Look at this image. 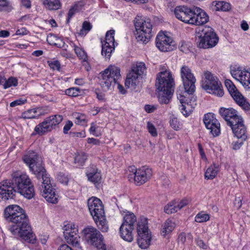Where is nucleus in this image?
<instances>
[{"label":"nucleus","instance_id":"obj_24","mask_svg":"<svg viewBox=\"0 0 250 250\" xmlns=\"http://www.w3.org/2000/svg\"><path fill=\"white\" fill-rule=\"evenodd\" d=\"M134 227L122 224L120 228V233L121 237L125 241L131 242L133 239L132 234V231Z\"/></svg>","mask_w":250,"mask_h":250},{"label":"nucleus","instance_id":"obj_41","mask_svg":"<svg viewBox=\"0 0 250 250\" xmlns=\"http://www.w3.org/2000/svg\"><path fill=\"white\" fill-rule=\"evenodd\" d=\"M169 123L171 127L175 130H179L182 128V124L178 119L174 116L171 117Z\"/></svg>","mask_w":250,"mask_h":250},{"label":"nucleus","instance_id":"obj_34","mask_svg":"<svg viewBox=\"0 0 250 250\" xmlns=\"http://www.w3.org/2000/svg\"><path fill=\"white\" fill-rule=\"evenodd\" d=\"M115 34V31L114 30H110L106 32L105 35V39L104 43L106 45H110L114 46L115 39L114 35Z\"/></svg>","mask_w":250,"mask_h":250},{"label":"nucleus","instance_id":"obj_2","mask_svg":"<svg viewBox=\"0 0 250 250\" xmlns=\"http://www.w3.org/2000/svg\"><path fill=\"white\" fill-rule=\"evenodd\" d=\"M16 192L28 199L33 198L35 194L29 176L20 171H14L11 180L0 183V201L13 199Z\"/></svg>","mask_w":250,"mask_h":250},{"label":"nucleus","instance_id":"obj_32","mask_svg":"<svg viewBox=\"0 0 250 250\" xmlns=\"http://www.w3.org/2000/svg\"><path fill=\"white\" fill-rule=\"evenodd\" d=\"M218 167L215 165H211L206 170L205 177L207 179H213L216 176Z\"/></svg>","mask_w":250,"mask_h":250},{"label":"nucleus","instance_id":"obj_26","mask_svg":"<svg viewBox=\"0 0 250 250\" xmlns=\"http://www.w3.org/2000/svg\"><path fill=\"white\" fill-rule=\"evenodd\" d=\"M230 72L232 77L240 82V78H241V76L245 74L246 70L240 66L234 65L230 66Z\"/></svg>","mask_w":250,"mask_h":250},{"label":"nucleus","instance_id":"obj_27","mask_svg":"<svg viewBox=\"0 0 250 250\" xmlns=\"http://www.w3.org/2000/svg\"><path fill=\"white\" fill-rule=\"evenodd\" d=\"M46 41L49 44L56 46L58 48H62L65 45V42L62 39L54 35L51 34L48 36Z\"/></svg>","mask_w":250,"mask_h":250},{"label":"nucleus","instance_id":"obj_46","mask_svg":"<svg viewBox=\"0 0 250 250\" xmlns=\"http://www.w3.org/2000/svg\"><path fill=\"white\" fill-rule=\"evenodd\" d=\"M75 123L83 125L86 123L85 116L83 114H76L75 115Z\"/></svg>","mask_w":250,"mask_h":250},{"label":"nucleus","instance_id":"obj_1","mask_svg":"<svg viewBox=\"0 0 250 250\" xmlns=\"http://www.w3.org/2000/svg\"><path fill=\"white\" fill-rule=\"evenodd\" d=\"M26 164L38 180L37 185L40 194L49 203L56 204L59 196L55 186L51 184L50 178L42 165L41 158L33 151H29L23 157Z\"/></svg>","mask_w":250,"mask_h":250},{"label":"nucleus","instance_id":"obj_16","mask_svg":"<svg viewBox=\"0 0 250 250\" xmlns=\"http://www.w3.org/2000/svg\"><path fill=\"white\" fill-rule=\"evenodd\" d=\"M204 123L206 128L210 130L213 137H216L220 134V124L216 119L214 114L208 113L204 115Z\"/></svg>","mask_w":250,"mask_h":250},{"label":"nucleus","instance_id":"obj_7","mask_svg":"<svg viewBox=\"0 0 250 250\" xmlns=\"http://www.w3.org/2000/svg\"><path fill=\"white\" fill-rule=\"evenodd\" d=\"M204 75L205 79L202 84L203 88L210 94L219 97L223 96V86L218 79L208 71L206 72Z\"/></svg>","mask_w":250,"mask_h":250},{"label":"nucleus","instance_id":"obj_17","mask_svg":"<svg viewBox=\"0 0 250 250\" xmlns=\"http://www.w3.org/2000/svg\"><path fill=\"white\" fill-rule=\"evenodd\" d=\"M219 113L229 126L235 123H239V120L242 119L240 116L238 115L237 111L232 108L221 107L219 110Z\"/></svg>","mask_w":250,"mask_h":250},{"label":"nucleus","instance_id":"obj_47","mask_svg":"<svg viewBox=\"0 0 250 250\" xmlns=\"http://www.w3.org/2000/svg\"><path fill=\"white\" fill-rule=\"evenodd\" d=\"M147 128L149 133L153 137H156L157 136V132L154 125L151 123L150 122H148L147 123Z\"/></svg>","mask_w":250,"mask_h":250},{"label":"nucleus","instance_id":"obj_64","mask_svg":"<svg viewBox=\"0 0 250 250\" xmlns=\"http://www.w3.org/2000/svg\"><path fill=\"white\" fill-rule=\"evenodd\" d=\"M178 98L179 99L182 105L188 103V99L184 96L180 95L178 97Z\"/></svg>","mask_w":250,"mask_h":250},{"label":"nucleus","instance_id":"obj_62","mask_svg":"<svg viewBox=\"0 0 250 250\" xmlns=\"http://www.w3.org/2000/svg\"><path fill=\"white\" fill-rule=\"evenodd\" d=\"M9 6V3L7 0H0V11H1L3 7Z\"/></svg>","mask_w":250,"mask_h":250},{"label":"nucleus","instance_id":"obj_30","mask_svg":"<svg viewBox=\"0 0 250 250\" xmlns=\"http://www.w3.org/2000/svg\"><path fill=\"white\" fill-rule=\"evenodd\" d=\"M175 228V223L171 220L167 219L162 225L161 234L163 236L170 233Z\"/></svg>","mask_w":250,"mask_h":250},{"label":"nucleus","instance_id":"obj_8","mask_svg":"<svg viewBox=\"0 0 250 250\" xmlns=\"http://www.w3.org/2000/svg\"><path fill=\"white\" fill-rule=\"evenodd\" d=\"M147 220L144 217L139 219L137 227L138 233L137 243L142 249H147L150 245L151 237L149 233Z\"/></svg>","mask_w":250,"mask_h":250},{"label":"nucleus","instance_id":"obj_43","mask_svg":"<svg viewBox=\"0 0 250 250\" xmlns=\"http://www.w3.org/2000/svg\"><path fill=\"white\" fill-rule=\"evenodd\" d=\"M66 95L71 97H77L80 95L81 90L79 88L71 87L65 91Z\"/></svg>","mask_w":250,"mask_h":250},{"label":"nucleus","instance_id":"obj_31","mask_svg":"<svg viewBox=\"0 0 250 250\" xmlns=\"http://www.w3.org/2000/svg\"><path fill=\"white\" fill-rule=\"evenodd\" d=\"M136 222V217L134 213L128 211L124 217V221L122 224L134 227Z\"/></svg>","mask_w":250,"mask_h":250},{"label":"nucleus","instance_id":"obj_54","mask_svg":"<svg viewBox=\"0 0 250 250\" xmlns=\"http://www.w3.org/2000/svg\"><path fill=\"white\" fill-rule=\"evenodd\" d=\"M245 141V140H242V139H240V140H238L237 141L233 142L232 143V145H233L232 148H233V149H234V150H238V149H239L241 147V146L243 144V142Z\"/></svg>","mask_w":250,"mask_h":250},{"label":"nucleus","instance_id":"obj_11","mask_svg":"<svg viewBox=\"0 0 250 250\" xmlns=\"http://www.w3.org/2000/svg\"><path fill=\"white\" fill-rule=\"evenodd\" d=\"M146 71L145 63L137 62L132 67L131 70L127 74L125 82V85L128 88L135 89L138 83V78L143 75Z\"/></svg>","mask_w":250,"mask_h":250},{"label":"nucleus","instance_id":"obj_60","mask_svg":"<svg viewBox=\"0 0 250 250\" xmlns=\"http://www.w3.org/2000/svg\"><path fill=\"white\" fill-rule=\"evenodd\" d=\"M196 242L200 248H202L203 249H207L208 246L206 245V244L201 239H197L196 240Z\"/></svg>","mask_w":250,"mask_h":250},{"label":"nucleus","instance_id":"obj_14","mask_svg":"<svg viewBox=\"0 0 250 250\" xmlns=\"http://www.w3.org/2000/svg\"><path fill=\"white\" fill-rule=\"evenodd\" d=\"M225 84L233 100L245 110L250 109V104L239 92L233 83L229 80H226Z\"/></svg>","mask_w":250,"mask_h":250},{"label":"nucleus","instance_id":"obj_28","mask_svg":"<svg viewBox=\"0 0 250 250\" xmlns=\"http://www.w3.org/2000/svg\"><path fill=\"white\" fill-rule=\"evenodd\" d=\"M159 91L158 101L161 104H167L173 95L174 91Z\"/></svg>","mask_w":250,"mask_h":250},{"label":"nucleus","instance_id":"obj_57","mask_svg":"<svg viewBox=\"0 0 250 250\" xmlns=\"http://www.w3.org/2000/svg\"><path fill=\"white\" fill-rule=\"evenodd\" d=\"M28 33V31L24 27L18 29L16 32V35H25Z\"/></svg>","mask_w":250,"mask_h":250},{"label":"nucleus","instance_id":"obj_39","mask_svg":"<svg viewBox=\"0 0 250 250\" xmlns=\"http://www.w3.org/2000/svg\"><path fill=\"white\" fill-rule=\"evenodd\" d=\"M194 107L189 103L181 105L180 110L182 113L185 116H188L193 111Z\"/></svg>","mask_w":250,"mask_h":250},{"label":"nucleus","instance_id":"obj_55","mask_svg":"<svg viewBox=\"0 0 250 250\" xmlns=\"http://www.w3.org/2000/svg\"><path fill=\"white\" fill-rule=\"evenodd\" d=\"M157 107L154 105L146 104L145 106V109L147 113H150L156 110Z\"/></svg>","mask_w":250,"mask_h":250},{"label":"nucleus","instance_id":"obj_50","mask_svg":"<svg viewBox=\"0 0 250 250\" xmlns=\"http://www.w3.org/2000/svg\"><path fill=\"white\" fill-rule=\"evenodd\" d=\"M27 100L26 99H23L22 98H20L17 100H15L10 104V106L11 107H15L17 105H21L25 104Z\"/></svg>","mask_w":250,"mask_h":250},{"label":"nucleus","instance_id":"obj_52","mask_svg":"<svg viewBox=\"0 0 250 250\" xmlns=\"http://www.w3.org/2000/svg\"><path fill=\"white\" fill-rule=\"evenodd\" d=\"M84 6V3L83 1H80L76 2L74 3L73 6L72 7L76 11L78 12L82 10V8Z\"/></svg>","mask_w":250,"mask_h":250},{"label":"nucleus","instance_id":"obj_61","mask_svg":"<svg viewBox=\"0 0 250 250\" xmlns=\"http://www.w3.org/2000/svg\"><path fill=\"white\" fill-rule=\"evenodd\" d=\"M73 137L84 138L85 137V132L81 131L79 132H70Z\"/></svg>","mask_w":250,"mask_h":250},{"label":"nucleus","instance_id":"obj_53","mask_svg":"<svg viewBox=\"0 0 250 250\" xmlns=\"http://www.w3.org/2000/svg\"><path fill=\"white\" fill-rule=\"evenodd\" d=\"M179 48L181 51L185 53H186L188 50L187 44L184 41H181L179 42Z\"/></svg>","mask_w":250,"mask_h":250},{"label":"nucleus","instance_id":"obj_25","mask_svg":"<svg viewBox=\"0 0 250 250\" xmlns=\"http://www.w3.org/2000/svg\"><path fill=\"white\" fill-rule=\"evenodd\" d=\"M96 223L99 229L102 232H107L108 229V226L104 214L99 215L93 219Z\"/></svg>","mask_w":250,"mask_h":250},{"label":"nucleus","instance_id":"obj_13","mask_svg":"<svg viewBox=\"0 0 250 250\" xmlns=\"http://www.w3.org/2000/svg\"><path fill=\"white\" fill-rule=\"evenodd\" d=\"M180 75L185 92L192 94L195 90V77L191 69L187 65H183L180 69Z\"/></svg>","mask_w":250,"mask_h":250},{"label":"nucleus","instance_id":"obj_58","mask_svg":"<svg viewBox=\"0 0 250 250\" xmlns=\"http://www.w3.org/2000/svg\"><path fill=\"white\" fill-rule=\"evenodd\" d=\"M76 12H77V11H76L75 10H74L72 7H71L69 9V10L68 12V14H67L68 16H67V18L66 20L67 23L69 22L70 19L74 16V15L75 14V13Z\"/></svg>","mask_w":250,"mask_h":250},{"label":"nucleus","instance_id":"obj_44","mask_svg":"<svg viewBox=\"0 0 250 250\" xmlns=\"http://www.w3.org/2000/svg\"><path fill=\"white\" fill-rule=\"evenodd\" d=\"M178 211L177 207L173 202H170L164 208V211L167 214H171Z\"/></svg>","mask_w":250,"mask_h":250},{"label":"nucleus","instance_id":"obj_63","mask_svg":"<svg viewBox=\"0 0 250 250\" xmlns=\"http://www.w3.org/2000/svg\"><path fill=\"white\" fill-rule=\"evenodd\" d=\"M129 170L132 172L131 174H129V178H134V175L136 174V172H137L138 169L134 166H131L129 167Z\"/></svg>","mask_w":250,"mask_h":250},{"label":"nucleus","instance_id":"obj_48","mask_svg":"<svg viewBox=\"0 0 250 250\" xmlns=\"http://www.w3.org/2000/svg\"><path fill=\"white\" fill-rule=\"evenodd\" d=\"M50 67L53 70H60L61 68V64L59 61L55 60L48 62Z\"/></svg>","mask_w":250,"mask_h":250},{"label":"nucleus","instance_id":"obj_5","mask_svg":"<svg viewBox=\"0 0 250 250\" xmlns=\"http://www.w3.org/2000/svg\"><path fill=\"white\" fill-rule=\"evenodd\" d=\"M121 77L120 69L115 66H110L100 73L99 84L104 91L110 89Z\"/></svg>","mask_w":250,"mask_h":250},{"label":"nucleus","instance_id":"obj_40","mask_svg":"<svg viewBox=\"0 0 250 250\" xmlns=\"http://www.w3.org/2000/svg\"><path fill=\"white\" fill-rule=\"evenodd\" d=\"M37 109H31L25 111L22 114V117L24 119H33L36 118L38 115H36Z\"/></svg>","mask_w":250,"mask_h":250},{"label":"nucleus","instance_id":"obj_59","mask_svg":"<svg viewBox=\"0 0 250 250\" xmlns=\"http://www.w3.org/2000/svg\"><path fill=\"white\" fill-rule=\"evenodd\" d=\"M234 206L238 209H239L242 206V199L239 197H236L234 201Z\"/></svg>","mask_w":250,"mask_h":250},{"label":"nucleus","instance_id":"obj_10","mask_svg":"<svg viewBox=\"0 0 250 250\" xmlns=\"http://www.w3.org/2000/svg\"><path fill=\"white\" fill-rule=\"evenodd\" d=\"M62 120V117L60 115H55L46 118L44 121L36 126L34 131L40 135L50 132L59 125Z\"/></svg>","mask_w":250,"mask_h":250},{"label":"nucleus","instance_id":"obj_56","mask_svg":"<svg viewBox=\"0 0 250 250\" xmlns=\"http://www.w3.org/2000/svg\"><path fill=\"white\" fill-rule=\"evenodd\" d=\"M73 125V123L71 121H68L65 125L63 128V132L64 134H67L68 131L70 129Z\"/></svg>","mask_w":250,"mask_h":250},{"label":"nucleus","instance_id":"obj_12","mask_svg":"<svg viewBox=\"0 0 250 250\" xmlns=\"http://www.w3.org/2000/svg\"><path fill=\"white\" fill-rule=\"evenodd\" d=\"M63 235L68 244L75 248L76 250H81L80 236L78 234L77 226L73 224H68L63 227Z\"/></svg>","mask_w":250,"mask_h":250},{"label":"nucleus","instance_id":"obj_18","mask_svg":"<svg viewBox=\"0 0 250 250\" xmlns=\"http://www.w3.org/2000/svg\"><path fill=\"white\" fill-rule=\"evenodd\" d=\"M87 206L93 219L99 215L105 214L102 201L96 197H92L89 198L87 201Z\"/></svg>","mask_w":250,"mask_h":250},{"label":"nucleus","instance_id":"obj_9","mask_svg":"<svg viewBox=\"0 0 250 250\" xmlns=\"http://www.w3.org/2000/svg\"><path fill=\"white\" fill-rule=\"evenodd\" d=\"M155 86L158 91H174L175 83L171 72L166 70L158 73Z\"/></svg>","mask_w":250,"mask_h":250},{"label":"nucleus","instance_id":"obj_35","mask_svg":"<svg viewBox=\"0 0 250 250\" xmlns=\"http://www.w3.org/2000/svg\"><path fill=\"white\" fill-rule=\"evenodd\" d=\"M87 159V155L83 152L78 153L74 159L75 163L77 164V167L83 166L86 160Z\"/></svg>","mask_w":250,"mask_h":250},{"label":"nucleus","instance_id":"obj_22","mask_svg":"<svg viewBox=\"0 0 250 250\" xmlns=\"http://www.w3.org/2000/svg\"><path fill=\"white\" fill-rule=\"evenodd\" d=\"M230 127L234 136L238 139L246 140L248 137L247 128L244 124L243 119L239 120V123H235Z\"/></svg>","mask_w":250,"mask_h":250},{"label":"nucleus","instance_id":"obj_51","mask_svg":"<svg viewBox=\"0 0 250 250\" xmlns=\"http://www.w3.org/2000/svg\"><path fill=\"white\" fill-rule=\"evenodd\" d=\"M58 180L62 184L67 185L68 182V179L67 177L65 176L64 174L60 173L58 175Z\"/></svg>","mask_w":250,"mask_h":250},{"label":"nucleus","instance_id":"obj_20","mask_svg":"<svg viewBox=\"0 0 250 250\" xmlns=\"http://www.w3.org/2000/svg\"><path fill=\"white\" fill-rule=\"evenodd\" d=\"M208 15L203 10L198 7H193V12L190 24L203 25L208 22Z\"/></svg>","mask_w":250,"mask_h":250},{"label":"nucleus","instance_id":"obj_33","mask_svg":"<svg viewBox=\"0 0 250 250\" xmlns=\"http://www.w3.org/2000/svg\"><path fill=\"white\" fill-rule=\"evenodd\" d=\"M102 55L106 58L109 59L112 52L114 50V46L102 43Z\"/></svg>","mask_w":250,"mask_h":250},{"label":"nucleus","instance_id":"obj_23","mask_svg":"<svg viewBox=\"0 0 250 250\" xmlns=\"http://www.w3.org/2000/svg\"><path fill=\"white\" fill-rule=\"evenodd\" d=\"M86 176L88 181L97 183H99L101 180V174L96 166L92 165L89 167L86 173Z\"/></svg>","mask_w":250,"mask_h":250},{"label":"nucleus","instance_id":"obj_3","mask_svg":"<svg viewBox=\"0 0 250 250\" xmlns=\"http://www.w3.org/2000/svg\"><path fill=\"white\" fill-rule=\"evenodd\" d=\"M5 219L13 225L10 230L14 235L21 240L32 244L36 241V237L33 233L27 215L24 210L18 205H10L4 211Z\"/></svg>","mask_w":250,"mask_h":250},{"label":"nucleus","instance_id":"obj_15","mask_svg":"<svg viewBox=\"0 0 250 250\" xmlns=\"http://www.w3.org/2000/svg\"><path fill=\"white\" fill-rule=\"evenodd\" d=\"M155 42L156 47L162 52L171 51L176 48L175 42L172 38L163 32L158 33L156 38Z\"/></svg>","mask_w":250,"mask_h":250},{"label":"nucleus","instance_id":"obj_6","mask_svg":"<svg viewBox=\"0 0 250 250\" xmlns=\"http://www.w3.org/2000/svg\"><path fill=\"white\" fill-rule=\"evenodd\" d=\"M219 38L214 30L210 27H206L202 33L196 38V42L200 48H209L215 46L218 43Z\"/></svg>","mask_w":250,"mask_h":250},{"label":"nucleus","instance_id":"obj_29","mask_svg":"<svg viewBox=\"0 0 250 250\" xmlns=\"http://www.w3.org/2000/svg\"><path fill=\"white\" fill-rule=\"evenodd\" d=\"M43 3L50 10H56L61 7L60 0H43Z\"/></svg>","mask_w":250,"mask_h":250},{"label":"nucleus","instance_id":"obj_4","mask_svg":"<svg viewBox=\"0 0 250 250\" xmlns=\"http://www.w3.org/2000/svg\"><path fill=\"white\" fill-rule=\"evenodd\" d=\"M136 38L138 42L147 43L152 37V24L150 20H145L142 17L137 16L134 20Z\"/></svg>","mask_w":250,"mask_h":250},{"label":"nucleus","instance_id":"obj_38","mask_svg":"<svg viewBox=\"0 0 250 250\" xmlns=\"http://www.w3.org/2000/svg\"><path fill=\"white\" fill-rule=\"evenodd\" d=\"M3 86L4 89L8 88L12 86H16L18 84L17 79L12 77H10L7 80L5 78Z\"/></svg>","mask_w":250,"mask_h":250},{"label":"nucleus","instance_id":"obj_21","mask_svg":"<svg viewBox=\"0 0 250 250\" xmlns=\"http://www.w3.org/2000/svg\"><path fill=\"white\" fill-rule=\"evenodd\" d=\"M152 174L151 168L146 167L138 169V171L134 175V181L137 185H141L147 182L151 177Z\"/></svg>","mask_w":250,"mask_h":250},{"label":"nucleus","instance_id":"obj_42","mask_svg":"<svg viewBox=\"0 0 250 250\" xmlns=\"http://www.w3.org/2000/svg\"><path fill=\"white\" fill-rule=\"evenodd\" d=\"M74 51L80 59L83 61H86L87 55L83 50L78 46H75Z\"/></svg>","mask_w":250,"mask_h":250},{"label":"nucleus","instance_id":"obj_45","mask_svg":"<svg viewBox=\"0 0 250 250\" xmlns=\"http://www.w3.org/2000/svg\"><path fill=\"white\" fill-rule=\"evenodd\" d=\"M92 26L89 22L84 21L82 25V28L80 31V35H85L92 28Z\"/></svg>","mask_w":250,"mask_h":250},{"label":"nucleus","instance_id":"obj_36","mask_svg":"<svg viewBox=\"0 0 250 250\" xmlns=\"http://www.w3.org/2000/svg\"><path fill=\"white\" fill-rule=\"evenodd\" d=\"M240 82L244 86L250 89V72L246 71L240 78Z\"/></svg>","mask_w":250,"mask_h":250},{"label":"nucleus","instance_id":"obj_19","mask_svg":"<svg viewBox=\"0 0 250 250\" xmlns=\"http://www.w3.org/2000/svg\"><path fill=\"white\" fill-rule=\"evenodd\" d=\"M193 12V7L191 8L186 6H176L174 10V14L176 18L188 24H190Z\"/></svg>","mask_w":250,"mask_h":250},{"label":"nucleus","instance_id":"obj_37","mask_svg":"<svg viewBox=\"0 0 250 250\" xmlns=\"http://www.w3.org/2000/svg\"><path fill=\"white\" fill-rule=\"evenodd\" d=\"M209 215L204 211L199 212L195 217V221L198 223H203L209 220Z\"/></svg>","mask_w":250,"mask_h":250},{"label":"nucleus","instance_id":"obj_49","mask_svg":"<svg viewBox=\"0 0 250 250\" xmlns=\"http://www.w3.org/2000/svg\"><path fill=\"white\" fill-rule=\"evenodd\" d=\"M188 237L189 239H191L192 237L190 233L188 234L187 236L185 233H180L178 237V240L179 242H181L182 244H183L185 242L186 238Z\"/></svg>","mask_w":250,"mask_h":250}]
</instances>
